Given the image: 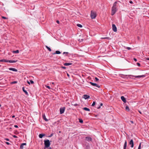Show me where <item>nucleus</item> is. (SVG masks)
<instances>
[{"label": "nucleus", "instance_id": "obj_1", "mask_svg": "<svg viewBox=\"0 0 149 149\" xmlns=\"http://www.w3.org/2000/svg\"><path fill=\"white\" fill-rule=\"evenodd\" d=\"M90 16L92 19H95L97 16L96 12L91 10V13Z\"/></svg>", "mask_w": 149, "mask_h": 149}, {"label": "nucleus", "instance_id": "obj_2", "mask_svg": "<svg viewBox=\"0 0 149 149\" xmlns=\"http://www.w3.org/2000/svg\"><path fill=\"white\" fill-rule=\"evenodd\" d=\"M45 147V148H49L50 145V143L49 140L44 141Z\"/></svg>", "mask_w": 149, "mask_h": 149}, {"label": "nucleus", "instance_id": "obj_3", "mask_svg": "<svg viewBox=\"0 0 149 149\" xmlns=\"http://www.w3.org/2000/svg\"><path fill=\"white\" fill-rule=\"evenodd\" d=\"M128 77H130V78H131V77H134L136 78H140L141 77H145V75H139V76H133L132 75H128Z\"/></svg>", "mask_w": 149, "mask_h": 149}, {"label": "nucleus", "instance_id": "obj_4", "mask_svg": "<svg viewBox=\"0 0 149 149\" xmlns=\"http://www.w3.org/2000/svg\"><path fill=\"white\" fill-rule=\"evenodd\" d=\"M117 11L116 8H114L112 7L111 10V15H113L116 13Z\"/></svg>", "mask_w": 149, "mask_h": 149}, {"label": "nucleus", "instance_id": "obj_5", "mask_svg": "<svg viewBox=\"0 0 149 149\" xmlns=\"http://www.w3.org/2000/svg\"><path fill=\"white\" fill-rule=\"evenodd\" d=\"M65 108V107H61L60 109V113L61 114H63L64 113Z\"/></svg>", "mask_w": 149, "mask_h": 149}, {"label": "nucleus", "instance_id": "obj_6", "mask_svg": "<svg viewBox=\"0 0 149 149\" xmlns=\"http://www.w3.org/2000/svg\"><path fill=\"white\" fill-rule=\"evenodd\" d=\"M89 83L91 84L92 85L94 86H96L98 88H100V87L99 85L97 84L96 83H92L91 82H90Z\"/></svg>", "mask_w": 149, "mask_h": 149}, {"label": "nucleus", "instance_id": "obj_7", "mask_svg": "<svg viewBox=\"0 0 149 149\" xmlns=\"http://www.w3.org/2000/svg\"><path fill=\"white\" fill-rule=\"evenodd\" d=\"M112 29L114 32H116L117 31V29L116 25L114 24H112Z\"/></svg>", "mask_w": 149, "mask_h": 149}, {"label": "nucleus", "instance_id": "obj_8", "mask_svg": "<svg viewBox=\"0 0 149 149\" xmlns=\"http://www.w3.org/2000/svg\"><path fill=\"white\" fill-rule=\"evenodd\" d=\"M85 140L88 142L91 141H92V138L89 136H86L85 137Z\"/></svg>", "mask_w": 149, "mask_h": 149}, {"label": "nucleus", "instance_id": "obj_9", "mask_svg": "<svg viewBox=\"0 0 149 149\" xmlns=\"http://www.w3.org/2000/svg\"><path fill=\"white\" fill-rule=\"evenodd\" d=\"M129 144L131 145V147L132 148H133L134 147V142L133 140L131 139L129 142Z\"/></svg>", "mask_w": 149, "mask_h": 149}, {"label": "nucleus", "instance_id": "obj_10", "mask_svg": "<svg viewBox=\"0 0 149 149\" xmlns=\"http://www.w3.org/2000/svg\"><path fill=\"white\" fill-rule=\"evenodd\" d=\"M121 99L125 103L126 102V99L124 96H122L121 97Z\"/></svg>", "mask_w": 149, "mask_h": 149}, {"label": "nucleus", "instance_id": "obj_11", "mask_svg": "<svg viewBox=\"0 0 149 149\" xmlns=\"http://www.w3.org/2000/svg\"><path fill=\"white\" fill-rule=\"evenodd\" d=\"M90 97V96L87 95H83V98H84L85 99H87L89 98Z\"/></svg>", "mask_w": 149, "mask_h": 149}, {"label": "nucleus", "instance_id": "obj_12", "mask_svg": "<svg viewBox=\"0 0 149 149\" xmlns=\"http://www.w3.org/2000/svg\"><path fill=\"white\" fill-rule=\"evenodd\" d=\"M9 69L10 70H12L15 72H17V69L12 68H9Z\"/></svg>", "mask_w": 149, "mask_h": 149}, {"label": "nucleus", "instance_id": "obj_13", "mask_svg": "<svg viewBox=\"0 0 149 149\" xmlns=\"http://www.w3.org/2000/svg\"><path fill=\"white\" fill-rule=\"evenodd\" d=\"M127 145V141L126 140L125 141V143L123 146V149H126Z\"/></svg>", "mask_w": 149, "mask_h": 149}, {"label": "nucleus", "instance_id": "obj_14", "mask_svg": "<svg viewBox=\"0 0 149 149\" xmlns=\"http://www.w3.org/2000/svg\"><path fill=\"white\" fill-rule=\"evenodd\" d=\"M26 143H24L21 144V145L20 146V148L21 149H23L24 148V147H23L24 146H26Z\"/></svg>", "mask_w": 149, "mask_h": 149}, {"label": "nucleus", "instance_id": "obj_15", "mask_svg": "<svg viewBox=\"0 0 149 149\" xmlns=\"http://www.w3.org/2000/svg\"><path fill=\"white\" fill-rule=\"evenodd\" d=\"M22 89L23 91L25 93L26 95H29L28 93L27 92V91H26L25 90L24 87H23L22 88Z\"/></svg>", "mask_w": 149, "mask_h": 149}, {"label": "nucleus", "instance_id": "obj_16", "mask_svg": "<svg viewBox=\"0 0 149 149\" xmlns=\"http://www.w3.org/2000/svg\"><path fill=\"white\" fill-rule=\"evenodd\" d=\"M8 62L10 63H16L17 61V60H8Z\"/></svg>", "mask_w": 149, "mask_h": 149}, {"label": "nucleus", "instance_id": "obj_17", "mask_svg": "<svg viewBox=\"0 0 149 149\" xmlns=\"http://www.w3.org/2000/svg\"><path fill=\"white\" fill-rule=\"evenodd\" d=\"M45 134H39V136L40 138H42L43 136H45Z\"/></svg>", "mask_w": 149, "mask_h": 149}, {"label": "nucleus", "instance_id": "obj_18", "mask_svg": "<svg viewBox=\"0 0 149 149\" xmlns=\"http://www.w3.org/2000/svg\"><path fill=\"white\" fill-rule=\"evenodd\" d=\"M72 63H64V65L65 66L69 65H72Z\"/></svg>", "mask_w": 149, "mask_h": 149}, {"label": "nucleus", "instance_id": "obj_19", "mask_svg": "<svg viewBox=\"0 0 149 149\" xmlns=\"http://www.w3.org/2000/svg\"><path fill=\"white\" fill-rule=\"evenodd\" d=\"M0 62H8V60H6L5 59H1L0 60Z\"/></svg>", "mask_w": 149, "mask_h": 149}, {"label": "nucleus", "instance_id": "obj_20", "mask_svg": "<svg viewBox=\"0 0 149 149\" xmlns=\"http://www.w3.org/2000/svg\"><path fill=\"white\" fill-rule=\"evenodd\" d=\"M83 109L85 111H90V109H89L87 108V107H84L83 108Z\"/></svg>", "mask_w": 149, "mask_h": 149}, {"label": "nucleus", "instance_id": "obj_21", "mask_svg": "<svg viewBox=\"0 0 149 149\" xmlns=\"http://www.w3.org/2000/svg\"><path fill=\"white\" fill-rule=\"evenodd\" d=\"M117 3V2L115 1L113 4V6L112 7L114 8H116V5Z\"/></svg>", "mask_w": 149, "mask_h": 149}, {"label": "nucleus", "instance_id": "obj_22", "mask_svg": "<svg viewBox=\"0 0 149 149\" xmlns=\"http://www.w3.org/2000/svg\"><path fill=\"white\" fill-rule=\"evenodd\" d=\"M43 119L46 121H47L48 120V119H47L46 118V116H45V115H43Z\"/></svg>", "mask_w": 149, "mask_h": 149}, {"label": "nucleus", "instance_id": "obj_23", "mask_svg": "<svg viewBox=\"0 0 149 149\" xmlns=\"http://www.w3.org/2000/svg\"><path fill=\"white\" fill-rule=\"evenodd\" d=\"M45 47L49 51H51V49L50 47L47 46H45Z\"/></svg>", "mask_w": 149, "mask_h": 149}, {"label": "nucleus", "instance_id": "obj_24", "mask_svg": "<svg viewBox=\"0 0 149 149\" xmlns=\"http://www.w3.org/2000/svg\"><path fill=\"white\" fill-rule=\"evenodd\" d=\"M125 109L127 111H129L130 110V109L129 107H128V106H126L125 107Z\"/></svg>", "mask_w": 149, "mask_h": 149}, {"label": "nucleus", "instance_id": "obj_25", "mask_svg": "<svg viewBox=\"0 0 149 149\" xmlns=\"http://www.w3.org/2000/svg\"><path fill=\"white\" fill-rule=\"evenodd\" d=\"M19 50H17L16 51H13V52L14 53H19Z\"/></svg>", "mask_w": 149, "mask_h": 149}, {"label": "nucleus", "instance_id": "obj_26", "mask_svg": "<svg viewBox=\"0 0 149 149\" xmlns=\"http://www.w3.org/2000/svg\"><path fill=\"white\" fill-rule=\"evenodd\" d=\"M77 26L80 28H82V26L80 24H77Z\"/></svg>", "mask_w": 149, "mask_h": 149}, {"label": "nucleus", "instance_id": "obj_27", "mask_svg": "<svg viewBox=\"0 0 149 149\" xmlns=\"http://www.w3.org/2000/svg\"><path fill=\"white\" fill-rule=\"evenodd\" d=\"M17 83V81H13L11 82V84H16Z\"/></svg>", "mask_w": 149, "mask_h": 149}, {"label": "nucleus", "instance_id": "obj_28", "mask_svg": "<svg viewBox=\"0 0 149 149\" xmlns=\"http://www.w3.org/2000/svg\"><path fill=\"white\" fill-rule=\"evenodd\" d=\"M79 122L80 123H83V120L82 119H79Z\"/></svg>", "mask_w": 149, "mask_h": 149}, {"label": "nucleus", "instance_id": "obj_29", "mask_svg": "<svg viewBox=\"0 0 149 149\" xmlns=\"http://www.w3.org/2000/svg\"><path fill=\"white\" fill-rule=\"evenodd\" d=\"M95 102L94 101L93 102V104H92L91 106H94L95 105Z\"/></svg>", "mask_w": 149, "mask_h": 149}, {"label": "nucleus", "instance_id": "obj_30", "mask_svg": "<svg viewBox=\"0 0 149 149\" xmlns=\"http://www.w3.org/2000/svg\"><path fill=\"white\" fill-rule=\"evenodd\" d=\"M61 53L60 51H56V54H59Z\"/></svg>", "mask_w": 149, "mask_h": 149}, {"label": "nucleus", "instance_id": "obj_31", "mask_svg": "<svg viewBox=\"0 0 149 149\" xmlns=\"http://www.w3.org/2000/svg\"><path fill=\"white\" fill-rule=\"evenodd\" d=\"M30 83H31V84H33L34 83L33 81L31 80H30Z\"/></svg>", "mask_w": 149, "mask_h": 149}, {"label": "nucleus", "instance_id": "obj_32", "mask_svg": "<svg viewBox=\"0 0 149 149\" xmlns=\"http://www.w3.org/2000/svg\"><path fill=\"white\" fill-rule=\"evenodd\" d=\"M141 143H140V144L139 146L138 149H141Z\"/></svg>", "mask_w": 149, "mask_h": 149}, {"label": "nucleus", "instance_id": "obj_33", "mask_svg": "<svg viewBox=\"0 0 149 149\" xmlns=\"http://www.w3.org/2000/svg\"><path fill=\"white\" fill-rule=\"evenodd\" d=\"M12 136L14 138H17V137L15 135H13Z\"/></svg>", "mask_w": 149, "mask_h": 149}, {"label": "nucleus", "instance_id": "obj_34", "mask_svg": "<svg viewBox=\"0 0 149 149\" xmlns=\"http://www.w3.org/2000/svg\"><path fill=\"white\" fill-rule=\"evenodd\" d=\"M5 142L8 145H10L11 144L9 143L8 142Z\"/></svg>", "mask_w": 149, "mask_h": 149}, {"label": "nucleus", "instance_id": "obj_35", "mask_svg": "<svg viewBox=\"0 0 149 149\" xmlns=\"http://www.w3.org/2000/svg\"><path fill=\"white\" fill-rule=\"evenodd\" d=\"M125 48L126 49H127L128 50H130V49H131V47H126Z\"/></svg>", "mask_w": 149, "mask_h": 149}, {"label": "nucleus", "instance_id": "obj_36", "mask_svg": "<svg viewBox=\"0 0 149 149\" xmlns=\"http://www.w3.org/2000/svg\"><path fill=\"white\" fill-rule=\"evenodd\" d=\"M95 81L96 82L98 81L99 80V79H98L97 77L95 78Z\"/></svg>", "mask_w": 149, "mask_h": 149}, {"label": "nucleus", "instance_id": "obj_37", "mask_svg": "<svg viewBox=\"0 0 149 149\" xmlns=\"http://www.w3.org/2000/svg\"><path fill=\"white\" fill-rule=\"evenodd\" d=\"M4 139L7 141H9V139L8 138H5Z\"/></svg>", "mask_w": 149, "mask_h": 149}, {"label": "nucleus", "instance_id": "obj_38", "mask_svg": "<svg viewBox=\"0 0 149 149\" xmlns=\"http://www.w3.org/2000/svg\"><path fill=\"white\" fill-rule=\"evenodd\" d=\"M68 52H64L63 53V54H68Z\"/></svg>", "mask_w": 149, "mask_h": 149}, {"label": "nucleus", "instance_id": "obj_39", "mask_svg": "<svg viewBox=\"0 0 149 149\" xmlns=\"http://www.w3.org/2000/svg\"><path fill=\"white\" fill-rule=\"evenodd\" d=\"M109 38V37H104V38H102V39H108Z\"/></svg>", "mask_w": 149, "mask_h": 149}, {"label": "nucleus", "instance_id": "obj_40", "mask_svg": "<svg viewBox=\"0 0 149 149\" xmlns=\"http://www.w3.org/2000/svg\"><path fill=\"white\" fill-rule=\"evenodd\" d=\"M137 65L139 66H140V63H137Z\"/></svg>", "mask_w": 149, "mask_h": 149}, {"label": "nucleus", "instance_id": "obj_41", "mask_svg": "<svg viewBox=\"0 0 149 149\" xmlns=\"http://www.w3.org/2000/svg\"><path fill=\"white\" fill-rule=\"evenodd\" d=\"M2 18L3 19H7V18L6 17H4V16L2 17Z\"/></svg>", "mask_w": 149, "mask_h": 149}, {"label": "nucleus", "instance_id": "obj_42", "mask_svg": "<svg viewBox=\"0 0 149 149\" xmlns=\"http://www.w3.org/2000/svg\"><path fill=\"white\" fill-rule=\"evenodd\" d=\"M53 135V133L51 134L49 136V137H51Z\"/></svg>", "mask_w": 149, "mask_h": 149}, {"label": "nucleus", "instance_id": "obj_43", "mask_svg": "<svg viewBox=\"0 0 149 149\" xmlns=\"http://www.w3.org/2000/svg\"><path fill=\"white\" fill-rule=\"evenodd\" d=\"M46 87L48 88L49 89H50V87L48 86H46Z\"/></svg>", "mask_w": 149, "mask_h": 149}, {"label": "nucleus", "instance_id": "obj_44", "mask_svg": "<svg viewBox=\"0 0 149 149\" xmlns=\"http://www.w3.org/2000/svg\"><path fill=\"white\" fill-rule=\"evenodd\" d=\"M14 127H16V128H18V126L17 125H14Z\"/></svg>", "mask_w": 149, "mask_h": 149}, {"label": "nucleus", "instance_id": "obj_45", "mask_svg": "<svg viewBox=\"0 0 149 149\" xmlns=\"http://www.w3.org/2000/svg\"><path fill=\"white\" fill-rule=\"evenodd\" d=\"M61 68H63V69H65L66 68L65 67H63V66H62L61 67Z\"/></svg>", "mask_w": 149, "mask_h": 149}, {"label": "nucleus", "instance_id": "obj_46", "mask_svg": "<svg viewBox=\"0 0 149 149\" xmlns=\"http://www.w3.org/2000/svg\"><path fill=\"white\" fill-rule=\"evenodd\" d=\"M56 22L58 24H59V23H60V22H59V21L58 20H56Z\"/></svg>", "mask_w": 149, "mask_h": 149}, {"label": "nucleus", "instance_id": "obj_47", "mask_svg": "<svg viewBox=\"0 0 149 149\" xmlns=\"http://www.w3.org/2000/svg\"><path fill=\"white\" fill-rule=\"evenodd\" d=\"M134 60L136 62L137 61V59L136 58H134Z\"/></svg>", "mask_w": 149, "mask_h": 149}, {"label": "nucleus", "instance_id": "obj_48", "mask_svg": "<svg viewBox=\"0 0 149 149\" xmlns=\"http://www.w3.org/2000/svg\"><path fill=\"white\" fill-rule=\"evenodd\" d=\"M129 2L131 3H132L133 2L132 1H129Z\"/></svg>", "mask_w": 149, "mask_h": 149}, {"label": "nucleus", "instance_id": "obj_49", "mask_svg": "<svg viewBox=\"0 0 149 149\" xmlns=\"http://www.w3.org/2000/svg\"><path fill=\"white\" fill-rule=\"evenodd\" d=\"M130 122L132 123L133 124L134 123L133 121H130Z\"/></svg>", "mask_w": 149, "mask_h": 149}, {"label": "nucleus", "instance_id": "obj_50", "mask_svg": "<svg viewBox=\"0 0 149 149\" xmlns=\"http://www.w3.org/2000/svg\"><path fill=\"white\" fill-rule=\"evenodd\" d=\"M28 83L29 84H30V82H29V81H27Z\"/></svg>", "mask_w": 149, "mask_h": 149}, {"label": "nucleus", "instance_id": "obj_51", "mask_svg": "<svg viewBox=\"0 0 149 149\" xmlns=\"http://www.w3.org/2000/svg\"><path fill=\"white\" fill-rule=\"evenodd\" d=\"M146 59L148 60H149V58H146Z\"/></svg>", "mask_w": 149, "mask_h": 149}, {"label": "nucleus", "instance_id": "obj_52", "mask_svg": "<svg viewBox=\"0 0 149 149\" xmlns=\"http://www.w3.org/2000/svg\"><path fill=\"white\" fill-rule=\"evenodd\" d=\"M12 117L13 118H14L15 117V116L14 115H13V116H12Z\"/></svg>", "mask_w": 149, "mask_h": 149}, {"label": "nucleus", "instance_id": "obj_53", "mask_svg": "<svg viewBox=\"0 0 149 149\" xmlns=\"http://www.w3.org/2000/svg\"><path fill=\"white\" fill-rule=\"evenodd\" d=\"M139 111V113L140 114H142L141 112L140 111Z\"/></svg>", "mask_w": 149, "mask_h": 149}, {"label": "nucleus", "instance_id": "obj_54", "mask_svg": "<svg viewBox=\"0 0 149 149\" xmlns=\"http://www.w3.org/2000/svg\"><path fill=\"white\" fill-rule=\"evenodd\" d=\"M102 105H103V104H102V103H101V104H100V105L101 106H102Z\"/></svg>", "mask_w": 149, "mask_h": 149}, {"label": "nucleus", "instance_id": "obj_55", "mask_svg": "<svg viewBox=\"0 0 149 149\" xmlns=\"http://www.w3.org/2000/svg\"><path fill=\"white\" fill-rule=\"evenodd\" d=\"M100 108V106H99V107H97V109H99Z\"/></svg>", "mask_w": 149, "mask_h": 149}, {"label": "nucleus", "instance_id": "obj_56", "mask_svg": "<svg viewBox=\"0 0 149 149\" xmlns=\"http://www.w3.org/2000/svg\"><path fill=\"white\" fill-rule=\"evenodd\" d=\"M77 104H75L74 105V106H77Z\"/></svg>", "mask_w": 149, "mask_h": 149}, {"label": "nucleus", "instance_id": "obj_57", "mask_svg": "<svg viewBox=\"0 0 149 149\" xmlns=\"http://www.w3.org/2000/svg\"><path fill=\"white\" fill-rule=\"evenodd\" d=\"M48 149H52L51 147H49Z\"/></svg>", "mask_w": 149, "mask_h": 149}, {"label": "nucleus", "instance_id": "obj_58", "mask_svg": "<svg viewBox=\"0 0 149 149\" xmlns=\"http://www.w3.org/2000/svg\"><path fill=\"white\" fill-rule=\"evenodd\" d=\"M46 148H45V147H44V149H47Z\"/></svg>", "mask_w": 149, "mask_h": 149}, {"label": "nucleus", "instance_id": "obj_59", "mask_svg": "<svg viewBox=\"0 0 149 149\" xmlns=\"http://www.w3.org/2000/svg\"><path fill=\"white\" fill-rule=\"evenodd\" d=\"M67 75L68 76H69V75L68 74H67Z\"/></svg>", "mask_w": 149, "mask_h": 149}, {"label": "nucleus", "instance_id": "obj_60", "mask_svg": "<svg viewBox=\"0 0 149 149\" xmlns=\"http://www.w3.org/2000/svg\"><path fill=\"white\" fill-rule=\"evenodd\" d=\"M1 107V105L0 104V107Z\"/></svg>", "mask_w": 149, "mask_h": 149}, {"label": "nucleus", "instance_id": "obj_61", "mask_svg": "<svg viewBox=\"0 0 149 149\" xmlns=\"http://www.w3.org/2000/svg\"><path fill=\"white\" fill-rule=\"evenodd\" d=\"M59 132L60 133L61 132V131H59Z\"/></svg>", "mask_w": 149, "mask_h": 149}, {"label": "nucleus", "instance_id": "obj_62", "mask_svg": "<svg viewBox=\"0 0 149 149\" xmlns=\"http://www.w3.org/2000/svg\"><path fill=\"white\" fill-rule=\"evenodd\" d=\"M56 54V52L54 53V54Z\"/></svg>", "mask_w": 149, "mask_h": 149}, {"label": "nucleus", "instance_id": "obj_63", "mask_svg": "<svg viewBox=\"0 0 149 149\" xmlns=\"http://www.w3.org/2000/svg\"><path fill=\"white\" fill-rule=\"evenodd\" d=\"M52 84H54V83H52Z\"/></svg>", "mask_w": 149, "mask_h": 149}, {"label": "nucleus", "instance_id": "obj_64", "mask_svg": "<svg viewBox=\"0 0 149 149\" xmlns=\"http://www.w3.org/2000/svg\"><path fill=\"white\" fill-rule=\"evenodd\" d=\"M82 40H83V39H82ZM82 41H83V40H82Z\"/></svg>", "mask_w": 149, "mask_h": 149}]
</instances>
